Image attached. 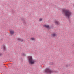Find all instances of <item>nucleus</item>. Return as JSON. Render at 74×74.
I'll return each mask as SVG.
<instances>
[{"instance_id": "423d86ee", "label": "nucleus", "mask_w": 74, "mask_h": 74, "mask_svg": "<svg viewBox=\"0 0 74 74\" xmlns=\"http://www.w3.org/2000/svg\"><path fill=\"white\" fill-rule=\"evenodd\" d=\"M10 32L11 35H14V31L13 30H10Z\"/></svg>"}, {"instance_id": "9d476101", "label": "nucleus", "mask_w": 74, "mask_h": 74, "mask_svg": "<svg viewBox=\"0 0 74 74\" xmlns=\"http://www.w3.org/2000/svg\"><path fill=\"white\" fill-rule=\"evenodd\" d=\"M21 55L23 56H26V54L24 53L21 54Z\"/></svg>"}, {"instance_id": "1a4fd4ad", "label": "nucleus", "mask_w": 74, "mask_h": 74, "mask_svg": "<svg viewBox=\"0 0 74 74\" xmlns=\"http://www.w3.org/2000/svg\"><path fill=\"white\" fill-rule=\"evenodd\" d=\"M17 40H18V41H21V42H23V39L21 38H17Z\"/></svg>"}, {"instance_id": "dca6fc26", "label": "nucleus", "mask_w": 74, "mask_h": 74, "mask_svg": "<svg viewBox=\"0 0 74 74\" xmlns=\"http://www.w3.org/2000/svg\"><path fill=\"white\" fill-rule=\"evenodd\" d=\"M24 23L25 24H26V22H25L24 21Z\"/></svg>"}, {"instance_id": "f8f14e48", "label": "nucleus", "mask_w": 74, "mask_h": 74, "mask_svg": "<svg viewBox=\"0 0 74 74\" xmlns=\"http://www.w3.org/2000/svg\"><path fill=\"white\" fill-rule=\"evenodd\" d=\"M54 64V63H53L52 62L51 63V65H53V64Z\"/></svg>"}, {"instance_id": "ddd939ff", "label": "nucleus", "mask_w": 74, "mask_h": 74, "mask_svg": "<svg viewBox=\"0 0 74 74\" xmlns=\"http://www.w3.org/2000/svg\"><path fill=\"white\" fill-rule=\"evenodd\" d=\"M40 21H42V18H41L39 19Z\"/></svg>"}, {"instance_id": "0eeeda50", "label": "nucleus", "mask_w": 74, "mask_h": 74, "mask_svg": "<svg viewBox=\"0 0 74 74\" xmlns=\"http://www.w3.org/2000/svg\"><path fill=\"white\" fill-rule=\"evenodd\" d=\"M44 27H45L49 29V25H44Z\"/></svg>"}, {"instance_id": "9b49d317", "label": "nucleus", "mask_w": 74, "mask_h": 74, "mask_svg": "<svg viewBox=\"0 0 74 74\" xmlns=\"http://www.w3.org/2000/svg\"><path fill=\"white\" fill-rule=\"evenodd\" d=\"M31 40H35V38H31Z\"/></svg>"}, {"instance_id": "f257e3e1", "label": "nucleus", "mask_w": 74, "mask_h": 74, "mask_svg": "<svg viewBox=\"0 0 74 74\" xmlns=\"http://www.w3.org/2000/svg\"><path fill=\"white\" fill-rule=\"evenodd\" d=\"M63 14H64L65 16L68 18L69 19V22H71L70 20V16L72 14V13L69 9H64L62 10Z\"/></svg>"}, {"instance_id": "7ed1b4c3", "label": "nucleus", "mask_w": 74, "mask_h": 74, "mask_svg": "<svg viewBox=\"0 0 74 74\" xmlns=\"http://www.w3.org/2000/svg\"><path fill=\"white\" fill-rule=\"evenodd\" d=\"M55 72V71L53 70H51L50 69L47 68L46 69L44 70V73L45 74H51L52 73Z\"/></svg>"}, {"instance_id": "6e6552de", "label": "nucleus", "mask_w": 74, "mask_h": 74, "mask_svg": "<svg viewBox=\"0 0 74 74\" xmlns=\"http://www.w3.org/2000/svg\"><path fill=\"white\" fill-rule=\"evenodd\" d=\"M54 22L55 24H56V25H60V23L59 22V21H57V20L55 21Z\"/></svg>"}, {"instance_id": "4468645a", "label": "nucleus", "mask_w": 74, "mask_h": 74, "mask_svg": "<svg viewBox=\"0 0 74 74\" xmlns=\"http://www.w3.org/2000/svg\"><path fill=\"white\" fill-rule=\"evenodd\" d=\"M69 66V65H66V67H68Z\"/></svg>"}, {"instance_id": "2eb2a0df", "label": "nucleus", "mask_w": 74, "mask_h": 74, "mask_svg": "<svg viewBox=\"0 0 74 74\" xmlns=\"http://www.w3.org/2000/svg\"><path fill=\"white\" fill-rule=\"evenodd\" d=\"M2 55V54L1 53H0V56H1Z\"/></svg>"}, {"instance_id": "f3484780", "label": "nucleus", "mask_w": 74, "mask_h": 74, "mask_svg": "<svg viewBox=\"0 0 74 74\" xmlns=\"http://www.w3.org/2000/svg\"><path fill=\"white\" fill-rule=\"evenodd\" d=\"M22 21H25V20L24 19H23V20H22Z\"/></svg>"}, {"instance_id": "f03ea898", "label": "nucleus", "mask_w": 74, "mask_h": 74, "mask_svg": "<svg viewBox=\"0 0 74 74\" xmlns=\"http://www.w3.org/2000/svg\"><path fill=\"white\" fill-rule=\"evenodd\" d=\"M27 58L28 60V62L29 64L33 65V64H34V63L36 62L35 60L33 59L32 56H28Z\"/></svg>"}, {"instance_id": "39448f33", "label": "nucleus", "mask_w": 74, "mask_h": 74, "mask_svg": "<svg viewBox=\"0 0 74 74\" xmlns=\"http://www.w3.org/2000/svg\"><path fill=\"white\" fill-rule=\"evenodd\" d=\"M57 36V34L55 33H53L51 34V36L52 37H56Z\"/></svg>"}, {"instance_id": "20e7f679", "label": "nucleus", "mask_w": 74, "mask_h": 74, "mask_svg": "<svg viewBox=\"0 0 74 74\" xmlns=\"http://www.w3.org/2000/svg\"><path fill=\"white\" fill-rule=\"evenodd\" d=\"M2 48L4 51H5L6 50V47H5V46L4 45H2Z\"/></svg>"}]
</instances>
